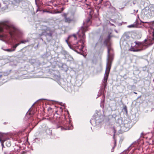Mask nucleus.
<instances>
[{"instance_id":"38","label":"nucleus","mask_w":154,"mask_h":154,"mask_svg":"<svg viewBox=\"0 0 154 154\" xmlns=\"http://www.w3.org/2000/svg\"><path fill=\"white\" fill-rule=\"evenodd\" d=\"M66 42H67V40H66Z\"/></svg>"},{"instance_id":"2","label":"nucleus","mask_w":154,"mask_h":154,"mask_svg":"<svg viewBox=\"0 0 154 154\" xmlns=\"http://www.w3.org/2000/svg\"><path fill=\"white\" fill-rule=\"evenodd\" d=\"M3 28L5 29L8 31L12 38L14 34L17 31L18 29L13 25L9 23L8 22H5L2 24H0V33H3ZM6 36L4 34H0V37L2 38L5 37Z\"/></svg>"},{"instance_id":"32","label":"nucleus","mask_w":154,"mask_h":154,"mask_svg":"<svg viewBox=\"0 0 154 154\" xmlns=\"http://www.w3.org/2000/svg\"><path fill=\"white\" fill-rule=\"evenodd\" d=\"M8 143V146H10L11 145V144L9 143V142H6V144L7 145V143Z\"/></svg>"},{"instance_id":"4","label":"nucleus","mask_w":154,"mask_h":154,"mask_svg":"<svg viewBox=\"0 0 154 154\" xmlns=\"http://www.w3.org/2000/svg\"><path fill=\"white\" fill-rule=\"evenodd\" d=\"M63 16L64 17V21L65 23H70L75 22V21L74 14H72L70 17H68L67 14L64 13L63 14Z\"/></svg>"},{"instance_id":"7","label":"nucleus","mask_w":154,"mask_h":154,"mask_svg":"<svg viewBox=\"0 0 154 154\" xmlns=\"http://www.w3.org/2000/svg\"><path fill=\"white\" fill-rule=\"evenodd\" d=\"M53 115V116L52 115H51L50 116L51 118L53 119V121L56 122L60 123V114H58V113H56Z\"/></svg>"},{"instance_id":"34","label":"nucleus","mask_w":154,"mask_h":154,"mask_svg":"<svg viewBox=\"0 0 154 154\" xmlns=\"http://www.w3.org/2000/svg\"><path fill=\"white\" fill-rule=\"evenodd\" d=\"M8 124V122H5L4 123V125H6V124Z\"/></svg>"},{"instance_id":"19","label":"nucleus","mask_w":154,"mask_h":154,"mask_svg":"<svg viewBox=\"0 0 154 154\" xmlns=\"http://www.w3.org/2000/svg\"><path fill=\"white\" fill-rule=\"evenodd\" d=\"M48 110L49 112V113H51L54 112L53 109L51 107L48 108Z\"/></svg>"},{"instance_id":"3","label":"nucleus","mask_w":154,"mask_h":154,"mask_svg":"<svg viewBox=\"0 0 154 154\" xmlns=\"http://www.w3.org/2000/svg\"><path fill=\"white\" fill-rule=\"evenodd\" d=\"M154 43V31L152 32V37L151 39H145L142 42H139L136 41L134 43L137 45L135 46L136 48H139L138 49H142V50L145 49L146 48L148 47L149 46L151 45Z\"/></svg>"},{"instance_id":"6","label":"nucleus","mask_w":154,"mask_h":154,"mask_svg":"<svg viewBox=\"0 0 154 154\" xmlns=\"http://www.w3.org/2000/svg\"><path fill=\"white\" fill-rule=\"evenodd\" d=\"M109 59H108V61L106 64V69L105 74L104 76V77L108 78L109 74L111 69L112 61H111L110 63L108 61Z\"/></svg>"},{"instance_id":"18","label":"nucleus","mask_w":154,"mask_h":154,"mask_svg":"<svg viewBox=\"0 0 154 154\" xmlns=\"http://www.w3.org/2000/svg\"><path fill=\"white\" fill-rule=\"evenodd\" d=\"M116 140H115L114 142V146L111 149V152H113L114 151V149L115 147L116 146Z\"/></svg>"},{"instance_id":"10","label":"nucleus","mask_w":154,"mask_h":154,"mask_svg":"<svg viewBox=\"0 0 154 154\" xmlns=\"http://www.w3.org/2000/svg\"><path fill=\"white\" fill-rule=\"evenodd\" d=\"M70 122L71 120L69 119L68 121L67 122V123L65 124V126L66 127V129L69 130L72 129V127L71 124L70 123Z\"/></svg>"},{"instance_id":"31","label":"nucleus","mask_w":154,"mask_h":154,"mask_svg":"<svg viewBox=\"0 0 154 154\" xmlns=\"http://www.w3.org/2000/svg\"><path fill=\"white\" fill-rule=\"evenodd\" d=\"M4 154H10V153L8 151H5L4 152Z\"/></svg>"},{"instance_id":"14","label":"nucleus","mask_w":154,"mask_h":154,"mask_svg":"<svg viewBox=\"0 0 154 154\" xmlns=\"http://www.w3.org/2000/svg\"><path fill=\"white\" fill-rule=\"evenodd\" d=\"M65 58L67 59V61H71L73 59L72 57L68 54L65 56Z\"/></svg>"},{"instance_id":"16","label":"nucleus","mask_w":154,"mask_h":154,"mask_svg":"<svg viewBox=\"0 0 154 154\" xmlns=\"http://www.w3.org/2000/svg\"><path fill=\"white\" fill-rule=\"evenodd\" d=\"M110 46H106L107 47L108 50H107V54H108V57H109V56L110 54V51L111 49V48H110Z\"/></svg>"},{"instance_id":"24","label":"nucleus","mask_w":154,"mask_h":154,"mask_svg":"<svg viewBox=\"0 0 154 154\" xmlns=\"http://www.w3.org/2000/svg\"><path fill=\"white\" fill-rule=\"evenodd\" d=\"M28 42V40H22L20 42V43H25Z\"/></svg>"},{"instance_id":"23","label":"nucleus","mask_w":154,"mask_h":154,"mask_svg":"<svg viewBox=\"0 0 154 154\" xmlns=\"http://www.w3.org/2000/svg\"><path fill=\"white\" fill-rule=\"evenodd\" d=\"M74 37V40H76L77 39V37H76V36L75 35L73 34L71 36H70L69 37H69Z\"/></svg>"},{"instance_id":"15","label":"nucleus","mask_w":154,"mask_h":154,"mask_svg":"<svg viewBox=\"0 0 154 154\" xmlns=\"http://www.w3.org/2000/svg\"><path fill=\"white\" fill-rule=\"evenodd\" d=\"M63 112V109L61 107H59L57 108V110H56L55 111V113H61V112Z\"/></svg>"},{"instance_id":"39","label":"nucleus","mask_w":154,"mask_h":154,"mask_svg":"<svg viewBox=\"0 0 154 154\" xmlns=\"http://www.w3.org/2000/svg\"><path fill=\"white\" fill-rule=\"evenodd\" d=\"M111 58V59H112V58Z\"/></svg>"},{"instance_id":"27","label":"nucleus","mask_w":154,"mask_h":154,"mask_svg":"<svg viewBox=\"0 0 154 154\" xmlns=\"http://www.w3.org/2000/svg\"><path fill=\"white\" fill-rule=\"evenodd\" d=\"M5 135V133H1V132H0V138L1 137H2V136L3 135Z\"/></svg>"},{"instance_id":"25","label":"nucleus","mask_w":154,"mask_h":154,"mask_svg":"<svg viewBox=\"0 0 154 154\" xmlns=\"http://www.w3.org/2000/svg\"><path fill=\"white\" fill-rule=\"evenodd\" d=\"M106 82H103V85L104 86V88H105L106 86Z\"/></svg>"},{"instance_id":"22","label":"nucleus","mask_w":154,"mask_h":154,"mask_svg":"<svg viewBox=\"0 0 154 154\" xmlns=\"http://www.w3.org/2000/svg\"><path fill=\"white\" fill-rule=\"evenodd\" d=\"M20 43H17L15 44V45H14L13 47V49H15V50L16 48H17V47L18 46Z\"/></svg>"},{"instance_id":"30","label":"nucleus","mask_w":154,"mask_h":154,"mask_svg":"<svg viewBox=\"0 0 154 154\" xmlns=\"http://www.w3.org/2000/svg\"><path fill=\"white\" fill-rule=\"evenodd\" d=\"M43 12V13L44 12H47V13H51L50 11H45V10H43L42 11Z\"/></svg>"},{"instance_id":"37","label":"nucleus","mask_w":154,"mask_h":154,"mask_svg":"<svg viewBox=\"0 0 154 154\" xmlns=\"http://www.w3.org/2000/svg\"><path fill=\"white\" fill-rule=\"evenodd\" d=\"M153 82H154V79H153Z\"/></svg>"},{"instance_id":"33","label":"nucleus","mask_w":154,"mask_h":154,"mask_svg":"<svg viewBox=\"0 0 154 154\" xmlns=\"http://www.w3.org/2000/svg\"><path fill=\"white\" fill-rule=\"evenodd\" d=\"M109 23L110 24V25L111 26H115L114 25V24L111 23Z\"/></svg>"},{"instance_id":"13","label":"nucleus","mask_w":154,"mask_h":154,"mask_svg":"<svg viewBox=\"0 0 154 154\" xmlns=\"http://www.w3.org/2000/svg\"><path fill=\"white\" fill-rule=\"evenodd\" d=\"M137 23V20H136L134 22V24L129 25L128 26V28L136 27H137L138 25Z\"/></svg>"},{"instance_id":"20","label":"nucleus","mask_w":154,"mask_h":154,"mask_svg":"<svg viewBox=\"0 0 154 154\" xmlns=\"http://www.w3.org/2000/svg\"><path fill=\"white\" fill-rule=\"evenodd\" d=\"M4 50L8 52H11L14 51L15 49H6Z\"/></svg>"},{"instance_id":"9","label":"nucleus","mask_w":154,"mask_h":154,"mask_svg":"<svg viewBox=\"0 0 154 154\" xmlns=\"http://www.w3.org/2000/svg\"><path fill=\"white\" fill-rule=\"evenodd\" d=\"M110 36L109 35L107 38L105 39L103 42V44L105 45L106 46H111L110 42Z\"/></svg>"},{"instance_id":"36","label":"nucleus","mask_w":154,"mask_h":154,"mask_svg":"<svg viewBox=\"0 0 154 154\" xmlns=\"http://www.w3.org/2000/svg\"><path fill=\"white\" fill-rule=\"evenodd\" d=\"M2 76V75H0V77H1Z\"/></svg>"},{"instance_id":"21","label":"nucleus","mask_w":154,"mask_h":154,"mask_svg":"<svg viewBox=\"0 0 154 154\" xmlns=\"http://www.w3.org/2000/svg\"><path fill=\"white\" fill-rule=\"evenodd\" d=\"M9 72H3L2 75L4 76L8 75L9 74Z\"/></svg>"},{"instance_id":"11","label":"nucleus","mask_w":154,"mask_h":154,"mask_svg":"<svg viewBox=\"0 0 154 154\" xmlns=\"http://www.w3.org/2000/svg\"><path fill=\"white\" fill-rule=\"evenodd\" d=\"M5 135H5H3L2 137H1L0 138V141L1 143L2 147H4L3 144L4 142L7 140V139L5 138Z\"/></svg>"},{"instance_id":"35","label":"nucleus","mask_w":154,"mask_h":154,"mask_svg":"<svg viewBox=\"0 0 154 154\" xmlns=\"http://www.w3.org/2000/svg\"><path fill=\"white\" fill-rule=\"evenodd\" d=\"M134 93L135 94H137V93L136 92H134Z\"/></svg>"},{"instance_id":"17","label":"nucleus","mask_w":154,"mask_h":154,"mask_svg":"<svg viewBox=\"0 0 154 154\" xmlns=\"http://www.w3.org/2000/svg\"><path fill=\"white\" fill-rule=\"evenodd\" d=\"M123 111H124L125 112L126 114L128 113V110L127 109V107L126 106H124L123 109H122Z\"/></svg>"},{"instance_id":"5","label":"nucleus","mask_w":154,"mask_h":154,"mask_svg":"<svg viewBox=\"0 0 154 154\" xmlns=\"http://www.w3.org/2000/svg\"><path fill=\"white\" fill-rule=\"evenodd\" d=\"M53 33V31L49 28L48 27L45 29L42 30V33L39 34V35L40 36L42 35L48 36L52 37Z\"/></svg>"},{"instance_id":"1","label":"nucleus","mask_w":154,"mask_h":154,"mask_svg":"<svg viewBox=\"0 0 154 154\" xmlns=\"http://www.w3.org/2000/svg\"><path fill=\"white\" fill-rule=\"evenodd\" d=\"M90 17L85 20L83 23L84 26L81 27V29L79 30L78 35L79 38L81 39L79 42H77L75 44L71 43L69 44V48L73 50L79 49L82 51L84 48L85 41L84 39L85 38V32L88 31V27L91 25V22Z\"/></svg>"},{"instance_id":"12","label":"nucleus","mask_w":154,"mask_h":154,"mask_svg":"<svg viewBox=\"0 0 154 154\" xmlns=\"http://www.w3.org/2000/svg\"><path fill=\"white\" fill-rule=\"evenodd\" d=\"M142 49H134L133 47L131 46V48L129 49V51L134 52H138L142 50Z\"/></svg>"},{"instance_id":"26","label":"nucleus","mask_w":154,"mask_h":154,"mask_svg":"<svg viewBox=\"0 0 154 154\" xmlns=\"http://www.w3.org/2000/svg\"><path fill=\"white\" fill-rule=\"evenodd\" d=\"M113 133H114V134H113V137L114 138V137L115 136V134L116 133V130L115 129V128H113Z\"/></svg>"},{"instance_id":"29","label":"nucleus","mask_w":154,"mask_h":154,"mask_svg":"<svg viewBox=\"0 0 154 154\" xmlns=\"http://www.w3.org/2000/svg\"><path fill=\"white\" fill-rule=\"evenodd\" d=\"M36 4L37 5V6L38 7V9H37L36 11L37 12L38 11H41L42 10L39 9V8L38 7V5H37V3H36Z\"/></svg>"},{"instance_id":"28","label":"nucleus","mask_w":154,"mask_h":154,"mask_svg":"<svg viewBox=\"0 0 154 154\" xmlns=\"http://www.w3.org/2000/svg\"><path fill=\"white\" fill-rule=\"evenodd\" d=\"M108 79L107 78H106V77H104V82H107V80Z\"/></svg>"},{"instance_id":"8","label":"nucleus","mask_w":154,"mask_h":154,"mask_svg":"<svg viewBox=\"0 0 154 154\" xmlns=\"http://www.w3.org/2000/svg\"><path fill=\"white\" fill-rule=\"evenodd\" d=\"M124 126L126 128L127 131L129 130L132 127L131 120L126 121L124 123Z\"/></svg>"}]
</instances>
